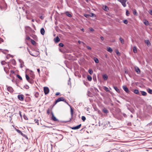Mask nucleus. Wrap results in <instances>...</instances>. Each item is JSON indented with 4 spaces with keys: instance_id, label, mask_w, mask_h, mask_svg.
<instances>
[{
    "instance_id": "nucleus-24",
    "label": "nucleus",
    "mask_w": 152,
    "mask_h": 152,
    "mask_svg": "<svg viewBox=\"0 0 152 152\" xmlns=\"http://www.w3.org/2000/svg\"><path fill=\"white\" fill-rule=\"evenodd\" d=\"M66 15L68 17H72V15L69 13L68 12H66L65 13Z\"/></svg>"
},
{
    "instance_id": "nucleus-15",
    "label": "nucleus",
    "mask_w": 152,
    "mask_h": 152,
    "mask_svg": "<svg viewBox=\"0 0 152 152\" xmlns=\"http://www.w3.org/2000/svg\"><path fill=\"white\" fill-rule=\"evenodd\" d=\"M54 40L56 42H58L60 40V38L58 37H56L55 38Z\"/></svg>"
},
{
    "instance_id": "nucleus-25",
    "label": "nucleus",
    "mask_w": 152,
    "mask_h": 152,
    "mask_svg": "<svg viewBox=\"0 0 152 152\" xmlns=\"http://www.w3.org/2000/svg\"><path fill=\"white\" fill-rule=\"evenodd\" d=\"M113 88H114V89L117 92H118V93L120 92V91L119 90L118 88L117 87L114 86Z\"/></svg>"
},
{
    "instance_id": "nucleus-48",
    "label": "nucleus",
    "mask_w": 152,
    "mask_h": 152,
    "mask_svg": "<svg viewBox=\"0 0 152 152\" xmlns=\"http://www.w3.org/2000/svg\"><path fill=\"white\" fill-rule=\"evenodd\" d=\"M47 113L48 114H49L50 113V109H48L47 111Z\"/></svg>"
},
{
    "instance_id": "nucleus-64",
    "label": "nucleus",
    "mask_w": 152,
    "mask_h": 152,
    "mask_svg": "<svg viewBox=\"0 0 152 152\" xmlns=\"http://www.w3.org/2000/svg\"><path fill=\"white\" fill-rule=\"evenodd\" d=\"M100 38H101V39L102 40H103L104 39V37H100Z\"/></svg>"
},
{
    "instance_id": "nucleus-35",
    "label": "nucleus",
    "mask_w": 152,
    "mask_h": 152,
    "mask_svg": "<svg viewBox=\"0 0 152 152\" xmlns=\"http://www.w3.org/2000/svg\"><path fill=\"white\" fill-rule=\"evenodd\" d=\"M148 92L151 94H152V90L150 88H148L147 90Z\"/></svg>"
},
{
    "instance_id": "nucleus-16",
    "label": "nucleus",
    "mask_w": 152,
    "mask_h": 152,
    "mask_svg": "<svg viewBox=\"0 0 152 152\" xmlns=\"http://www.w3.org/2000/svg\"><path fill=\"white\" fill-rule=\"evenodd\" d=\"M134 92L135 94H137L139 95H140V94L139 92V91L137 89H135L134 91Z\"/></svg>"
},
{
    "instance_id": "nucleus-11",
    "label": "nucleus",
    "mask_w": 152,
    "mask_h": 152,
    "mask_svg": "<svg viewBox=\"0 0 152 152\" xmlns=\"http://www.w3.org/2000/svg\"><path fill=\"white\" fill-rule=\"evenodd\" d=\"M45 31L43 28H42L40 30V33L42 35H44L45 34Z\"/></svg>"
},
{
    "instance_id": "nucleus-8",
    "label": "nucleus",
    "mask_w": 152,
    "mask_h": 152,
    "mask_svg": "<svg viewBox=\"0 0 152 152\" xmlns=\"http://www.w3.org/2000/svg\"><path fill=\"white\" fill-rule=\"evenodd\" d=\"M134 68L136 72L137 73V74H139L140 73V70L138 67H135Z\"/></svg>"
},
{
    "instance_id": "nucleus-62",
    "label": "nucleus",
    "mask_w": 152,
    "mask_h": 152,
    "mask_svg": "<svg viewBox=\"0 0 152 152\" xmlns=\"http://www.w3.org/2000/svg\"><path fill=\"white\" fill-rule=\"evenodd\" d=\"M37 72H38V73L39 74L40 73V69H37Z\"/></svg>"
},
{
    "instance_id": "nucleus-40",
    "label": "nucleus",
    "mask_w": 152,
    "mask_h": 152,
    "mask_svg": "<svg viewBox=\"0 0 152 152\" xmlns=\"http://www.w3.org/2000/svg\"><path fill=\"white\" fill-rule=\"evenodd\" d=\"M94 61L95 63H97L99 62V60L97 58H94Z\"/></svg>"
},
{
    "instance_id": "nucleus-51",
    "label": "nucleus",
    "mask_w": 152,
    "mask_h": 152,
    "mask_svg": "<svg viewBox=\"0 0 152 152\" xmlns=\"http://www.w3.org/2000/svg\"><path fill=\"white\" fill-rule=\"evenodd\" d=\"M145 42L148 45H149L150 44V42L148 40L146 41Z\"/></svg>"
},
{
    "instance_id": "nucleus-42",
    "label": "nucleus",
    "mask_w": 152,
    "mask_h": 152,
    "mask_svg": "<svg viewBox=\"0 0 152 152\" xmlns=\"http://www.w3.org/2000/svg\"><path fill=\"white\" fill-rule=\"evenodd\" d=\"M34 121L35 123H37L38 125H39V120L38 119H35Z\"/></svg>"
},
{
    "instance_id": "nucleus-18",
    "label": "nucleus",
    "mask_w": 152,
    "mask_h": 152,
    "mask_svg": "<svg viewBox=\"0 0 152 152\" xmlns=\"http://www.w3.org/2000/svg\"><path fill=\"white\" fill-rule=\"evenodd\" d=\"M102 8L104 9V10L106 11H107L108 10V7L105 5L103 6Z\"/></svg>"
},
{
    "instance_id": "nucleus-9",
    "label": "nucleus",
    "mask_w": 152,
    "mask_h": 152,
    "mask_svg": "<svg viewBox=\"0 0 152 152\" xmlns=\"http://www.w3.org/2000/svg\"><path fill=\"white\" fill-rule=\"evenodd\" d=\"M69 106L70 108V113L72 116L73 114H74V110L73 109L72 107L69 105Z\"/></svg>"
},
{
    "instance_id": "nucleus-17",
    "label": "nucleus",
    "mask_w": 152,
    "mask_h": 152,
    "mask_svg": "<svg viewBox=\"0 0 152 152\" xmlns=\"http://www.w3.org/2000/svg\"><path fill=\"white\" fill-rule=\"evenodd\" d=\"M24 96L22 94L20 95V100L23 101L24 100Z\"/></svg>"
},
{
    "instance_id": "nucleus-58",
    "label": "nucleus",
    "mask_w": 152,
    "mask_h": 152,
    "mask_svg": "<svg viewBox=\"0 0 152 152\" xmlns=\"http://www.w3.org/2000/svg\"><path fill=\"white\" fill-rule=\"evenodd\" d=\"M149 13L151 15H152V10H150Z\"/></svg>"
},
{
    "instance_id": "nucleus-52",
    "label": "nucleus",
    "mask_w": 152,
    "mask_h": 152,
    "mask_svg": "<svg viewBox=\"0 0 152 152\" xmlns=\"http://www.w3.org/2000/svg\"><path fill=\"white\" fill-rule=\"evenodd\" d=\"M84 16L85 17H86V18H88V17H89V16H90L89 15H88V14H84Z\"/></svg>"
},
{
    "instance_id": "nucleus-54",
    "label": "nucleus",
    "mask_w": 152,
    "mask_h": 152,
    "mask_svg": "<svg viewBox=\"0 0 152 152\" xmlns=\"http://www.w3.org/2000/svg\"><path fill=\"white\" fill-rule=\"evenodd\" d=\"M115 53L117 55H120V53L118 50H116L115 51Z\"/></svg>"
},
{
    "instance_id": "nucleus-7",
    "label": "nucleus",
    "mask_w": 152,
    "mask_h": 152,
    "mask_svg": "<svg viewBox=\"0 0 152 152\" xmlns=\"http://www.w3.org/2000/svg\"><path fill=\"white\" fill-rule=\"evenodd\" d=\"M81 126V124H80L77 126L73 127H72V129H73V130H76V129H79L80 127Z\"/></svg>"
},
{
    "instance_id": "nucleus-20",
    "label": "nucleus",
    "mask_w": 152,
    "mask_h": 152,
    "mask_svg": "<svg viewBox=\"0 0 152 152\" xmlns=\"http://www.w3.org/2000/svg\"><path fill=\"white\" fill-rule=\"evenodd\" d=\"M102 77L104 80H107L108 79V76L106 75H103Z\"/></svg>"
},
{
    "instance_id": "nucleus-43",
    "label": "nucleus",
    "mask_w": 152,
    "mask_h": 152,
    "mask_svg": "<svg viewBox=\"0 0 152 152\" xmlns=\"http://www.w3.org/2000/svg\"><path fill=\"white\" fill-rule=\"evenodd\" d=\"M12 56H11L10 54H7V56H6V58L7 59H9V58L10 57H12Z\"/></svg>"
},
{
    "instance_id": "nucleus-3",
    "label": "nucleus",
    "mask_w": 152,
    "mask_h": 152,
    "mask_svg": "<svg viewBox=\"0 0 152 152\" xmlns=\"http://www.w3.org/2000/svg\"><path fill=\"white\" fill-rule=\"evenodd\" d=\"M43 90L44 94L45 95L48 94L50 91L49 88L47 87H45L43 88Z\"/></svg>"
},
{
    "instance_id": "nucleus-29",
    "label": "nucleus",
    "mask_w": 152,
    "mask_h": 152,
    "mask_svg": "<svg viewBox=\"0 0 152 152\" xmlns=\"http://www.w3.org/2000/svg\"><path fill=\"white\" fill-rule=\"evenodd\" d=\"M31 43L34 45H36V42H35V41L34 40H33L32 39H31Z\"/></svg>"
},
{
    "instance_id": "nucleus-10",
    "label": "nucleus",
    "mask_w": 152,
    "mask_h": 152,
    "mask_svg": "<svg viewBox=\"0 0 152 152\" xmlns=\"http://www.w3.org/2000/svg\"><path fill=\"white\" fill-rule=\"evenodd\" d=\"M20 67H23L24 66V63L22 60L20 59Z\"/></svg>"
},
{
    "instance_id": "nucleus-53",
    "label": "nucleus",
    "mask_w": 152,
    "mask_h": 152,
    "mask_svg": "<svg viewBox=\"0 0 152 152\" xmlns=\"http://www.w3.org/2000/svg\"><path fill=\"white\" fill-rule=\"evenodd\" d=\"M90 16L91 17H94V16L96 17V15L94 14L93 13H91V15H90Z\"/></svg>"
},
{
    "instance_id": "nucleus-33",
    "label": "nucleus",
    "mask_w": 152,
    "mask_h": 152,
    "mask_svg": "<svg viewBox=\"0 0 152 152\" xmlns=\"http://www.w3.org/2000/svg\"><path fill=\"white\" fill-rule=\"evenodd\" d=\"M87 78L88 80L89 81H91L92 80L91 77L89 75H87Z\"/></svg>"
},
{
    "instance_id": "nucleus-63",
    "label": "nucleus",
    "mask_w": 152,
    "mask_h": 152,
    "mask_svg": "<svg viewBox=\"0 0 152 152\" xmlns=\"http://www.w3.org/2000/svg\"><path fill=\"white\" fill-rule=\"evenodd\" d=\"M14 2L16 1L18 4H19L18 0H14Z\"/></svg>"
},
{
    "instance_id": "nucleus-59",
    "label": "nucleus",
    "mask_w": 152,
    "mask_h": 152,
    "mask_svg": "<svg viewBox=\"0 0 152 152\" xmlns=\"http://www.w3.org/2000/svg\"><path fill=\"white\" fill-rule=\"evenodd\" d=\"M40 18L42 20H43L44 18V17L43 16L41 15L40 17Z\"/></svg>"
},
{
    "instance_id": "nucleus-30",
    "label": "nucleus",
    "mask_w": 152,
    "mask_h": 152,
    "mask_svg": "<svg viewBox=\"0 0 152 152\" xmlns=\"http://www.w3.org/2000/svg\"><path fill=\"white\" fill-rule=\"evenodd\" d=\"M78 43L80 44H83V45L85 47V45H86V44L84 43L83 42H81L80 40H79L78 41Z\"/></svg>"
},
{
    "instance_id": "nucleus-5",
    "label": "nucleus",
    "mask_w": 152,
    "mask_h": 152,
    "mask_svg": "<svg viewBox=\"0 0 152 152\" xmlns=\"http://www.w3.org/2000/svg\"><path fill=\"white\" fill-rule=\"evenodd\" d=\"M51 114L52 115V117H51V119L54 121H58V119L55 116L53 115V114L52 112H51Z\"/></svg>"
},
{
    "instance_id": "nucleus-41",
    "label": "nucleus",
    "mask_w": 152,
    "mask_h": 152,
    "mask_svg": "<svg viewBox=\"0 0 152 152\" xmlns=\"http://www.w3.org/2000/svg\"><path fill=\"white\" fill-rule=\"evenodd\" d=\"M133 13L134 15H137V12L136 10L134 9L133 11Z\"/></svg>"
},
{
    "instance_id": "nucleus-21",
    "label": "nucleus",
    "mask_w": 152,
    "mask_h": 152,
    "mask_svg": "<svg viewBox=\"0 0 152 152\" xmlns=\"http://www.w3.org/2000/svg\"><path fill=\"white\" fill-rule=\"evenodd\" d=\"M1 52L4 54H6L7 52H8V50H1Z\"/></svg>"
},
{
    "instance_id": "nucleus-23",
    "label": "nucleus",
    "mask_w": 152,
    "mask_h": 152,
    "mask_svg": "<svg viewBox=\"0 0 152 152\" xmlns=\"http://www.w3.org/2000/svg\"><path fill=\"white\" fill-rule=\"evenodd\" d=\"M7 89L8 91L10 92H12L13 91V89L12 88L10 87H8Z\"/></svg>"
},
{
    "instance_id": "nucleus-31",
    "label": "nucleus",
    "mask_w": 152,
    "mask_h": 152,
    "mask_svg": "<svg viewBox=\"0 0 152 152\" xmlns=\"http://www.w3.org/2000/svg\"><path fill=\"white\" fill-rule=\"evenodd\" d=\"M20 134L22 136L27 138V136L25 134H23L20 131Z\"/></svg>"
},
{
    "instance_id": "nucleus-49",
    "label": "nucleus",
    "mask_w": 152,
    "mask_h": 152,
    "mask_svg": "<svg viewBox=\"0 0 152 152\" xmlns=\"http://www.w3.org/2000/svg\"><path fill=\"white\" fill-rule=\"evenodd\" d=\"M129 14H130L129 12V11L128 10H127L126 11V15L127 16H129Z\"/></svg>"
},
{
    "instance_id": "nucleus-46",
    "label": "nucleus",
    "mask_w": 152,
    "mask_h": 152,
    "mask_svg": "<svg viewBox=\"0 0 152 152\" xmlns=\"http://www.w3.org/2000/svg\"><path fill=\"white\" fill-rule=\"evenodd\" d=\"M6 64V62L5 61H2L1 62V64L2 65H4Z\"/></svg>"
},
{
    "instance_id": "nucleus-34",
    "label": "nucleus",
    "mask_w": 152,
    "mask_h": 152,
    "mask_svg": "<svg viewBox=\"0 0 152 152\" xmlns=\"http://www.w3.org/2000/svg\"><path fill=\"white\" fill-rule=\"evenodd\" d=\"M28 81L31 84L33 83L34 82L33 80L31 78L28 80Z\"/></svg>"
},
{
    "instance_id": "nucleus-19",
    "label": "nucleus",
    "mask_w": 152,
    "mask_h": 152,
    "mask_svg": "<svg viewBox=\"0 0 152 152\" xmlns=\"http://www.w3.org/2000/svg\"><path fill=\"white\" fill-rule=\"evenodd\" d=\"M4 70L6 73L7 74H8L9 73V70L8 69V67H4Z\"/></svg>"
},
{
    "instance_id": "nucleus-13",
    "label": "nucleus",
    "mask_w": 152,
    "mask_h": 152,
    "mask_svg": "<svg viewBox=\"0 0 152 152\" xmlns=\"http://www.w3.org/2000/svg\"><path fill=\"white\" fill-rule=\"evenodd\" d=\"M56 138L58 139L59 138V140H60L63 138V136L61 134H59L57 136V137H56Z\"/></svg>"
},
{
    "instance_id": "nucleus-61",
    "label": "nucleus",
    "mask_w": 152,
    "mask_h": 152,
    "mask_svg": "<svg viewBox=\"0 0 152 152\" xmlns=\"http://www.w3.org/2000/svg\"><path fill=\"white\" fill-rule=\"evenodd\" d=\"M90 31H94V30L92 28H90Z\"/></svg>"
},
{
    "instance_id": "nucleus-28",
    "label": "nucleus",
    "mask_w": 152,
    "mask_h": 152,
    "mask_svg": "<svg viewBox=\"0 0 152 152\" xmlns=\"http://www.w3.org/2000/svg\"><path fill=\"white\" fill-rule=\"evenodd\" d=\"M133 52L134 53H136L137 52V48L136 47L134 46V47H133Z\"/></svg>"
},
{
    "instance_id": "nucleus-47",
    "label": "nucleus",
    "mask_w": 152,
    "mask_h": 152,
    "mask_svg": "<svg viewBox=\"0 0 152 152\" xmlns=\"http://www.w3.org/2000/svg\"><path fill=\"white\" fill-rule=\"evenodd\" d=\"M10 72L11 73H12V74H15V75H16V71H14L13 70H11L10 71Z\"/></svg>"
},
{
    "instance_id": "nucleus-55",
    "label": "nucleus",
    "mask_w": 152,
    "mask_h": 152,
    "mask_svg": "<svg viewBox=\"0 0 152 152\" xmlns=\"http://www.w3.org/2000/svg\"><path fill=\"white\" fill-rule=\"evenodd\" d=\"M86 47L88 49L91 50V47H89V46H86Z\"/></svg>"
},
{
    "instance_id": "nucleus-44",
    "label": "nucleus",
    "mask_w": 152,
    "mask_h": 152,
    "mask_svg": "<svg viewBox=\"0 0 152 152\" xmlns=\"http://www.w3.org/2000/svg\"><path fill=\"white\" fill-rule=\"evenodd\" d=\"M123 22L125 24H127L128 23V21L126 20H123Z\"/></svg>"
},
{
    "instance_id": "nucleus-36",
    "label": "nucleus",
    "mask_w": 152,
    "mask_h": 152,
    "mask_svg": "<svg viewBox=\"0 0 152 152\" xmlns=\"http://www.w3.org/2000/svg\"><path fill=\"white\" fill-rule=\"evenodd\" d=\"M103 112L106 113H107L108 112V110L105 108H104L103 109Z\"/></svg>"
},
{
    "instance_id": "nucleus-6",
    "label": "nucleus",
    "mask_w": 152,
    "mask_h": 152,
    "mask_svg": "<svg viewBox=\"0 0 152 152\" xmlns=\"http://www.w3.org/2000/svg\"><path fill=\"white\" fill-rule=\"evenodd\" d=\"M123 88L126 93H129V92L128 88L126 86H123Z\"/></svg>"
},
{
    "instance_id": "nucleus-37",
    "label": "nucleus",
    "mask_w": 152,
    "mask_h": 152,
    "mask_svg": "<svg viewBox=\"0 0 152 152\" xmlns=\"http://www.w3.org/2000/svg\"><path fill=\"white\" fill-rule=\"evenodd\" d=\"M39 93L37 92H36L35 94V97L36 98H38L39 97Z\"/></svg>"
},
{
    "instance_id": "nucleus-4",
    "label": "nucleus",
    "mask_w": 152,
    "mask_h": 152,
    "mask_svg": "<svg viewBox=\"0 0 152 152\" xmlns=\"http://www.w3.org/2000/svg\"><path fill=\"white\" fill-rule=\"evenodd\" d=\"M127 0H118V1L120 2L121 3L122 5L124 7H125L126 6V2Z\"/></svg>"
},
{
    "instance_id": "nucleus-1",
    "label": "nucleus",
    "mask_w": 152,
    "mask_h": 152,
    "mask_svg": "<svg viewBox=\"0 0 152 152\" xmlns=\"http://www.w3.org/2000/svg\"><path fill=\"white\" fill-rule=\"evenodd\" d=\"M61 101L64 102L68 104V103L66 102V100H65V99H64L63 97H61L58 98L56 101L53 104V107L58 102Z\"/></svg>"
},
{
    "instance_id": "nucleus-60",
    "label": "nucleus",
    "mask_w": 152,
    "mask_h": 152,
    "mask_svg": "<svg viewBox=\"0 0 152 152\" xmlns=\"http://www.w3.org/2000/svg\"><path fill=\"white\" fill-rule=\"evenodd\" d=\"M60 94V93L59 92H57L56 93L55 95L56 96H58Z\"/></svg>"
},
{
    "instance_id": "nucleus-12",
    "label": "nucleus",
    "mask_w": 152,
    "mask_h": 152,
    "mask_svg": "<svg viewBox=\"0 0 152 152\" xmlns=\"http://www.w3.org/2000/svg\"><path fill=\"white\" fill-rule=\"evenodd\" d=\"M10 63H12L14 65H15L16 64L15 61L14 59H12L11 60Z\"/></svg>"
},
{
    "instance_id": "nucleus-45",
    "label": "nucleus",
    "mask_w": 152,
    "mask_h": 152,
    "mask_svg": "<svg viewBox=\"0 0 152 152\" xmlns=\"http://www.w3.org/2000/svg\"><path fill=\"white\" fill-rule=\"evenodd\" d=\"M81 119L83 121H84L86 119V118L85 117L83 116H82Z\"/></svg>"
},
{
    "instance_id": "nucleus-56",
    "label": "nucleus",
    "mask_w": 152,
    "mask_h": 152,
    "mask_svg": "<svg viewBox=\"0 0 152 152\" xmlns=\"http://www.w3.org/2000/svg\"><path fill=\"white\" fill-rule=\"evenodd\" d=\"M23 117H24V119L26 120H28V118H27V117L26 116H25V115H24L23 116Z\"/></svg>"
},
{
    "instance_id": "nucleus-38",
    "label": "nucleus",
    "mask_w": 152,
    "mask_h": 152,
    "mask_svg": "<svg viewBox=\"0 0 152 152\" xmlns=\"http://www.w3.org/2000/svg\"><path fill=\"white\" fill-rule=\"evenodd\" d=\"M88 72L90 74L92 75L93 73V72L92 70L90 69L88 70Z\"/></svg>"
},
{
    "instance_id": "nucleus-2",
    "label": "nucleus",
    "mask_w": 152,
    "mask_h": 152,
    "mask_svg": "<svg viewBox=\"0 0 152 152\" xmlns=\"http://www.w3.org/2000/svg\"><path fill=\"white\" fill-rule=\"evenodd\" d=\"M29 53L31 55L35 57L39 55L38 52L35 51L29 52Z\"/></svg>"
},
{
    "instance_id": "nucleus-39",
    "label": "nucleus",
    "mask_w": 152,
    "mask_h": 152,
    "mask_svg": "<svg viewBox=\"0 0 152 152\" xmlns=\"http://www.w3.org/2000/svg\"><path fill=\"white\" fill-rule=\"evenodd\" d=\"M26 80L28 81V80L30 78L29 77V76L26 74Z\"/></svg>"
},
{
    "instance_id": "nucleus-26",
    "label": "nucleus",
    "mask_w": 152,
    "mask_h": 152,
    "mask_svg": "<svg viewBox=\"0 0 152 152\" xmlns=\"http://www.w3.org/2000/svg\"><path fill=\"white\" fill-rule=\"evenodd\" d=\"M141 94L142 96H146L147 95V93L144 91H141Z\"/></svg>"
},
{
    "instance_id": "nucleus-22",
    "label": "nucleus",
    "mask_w": 152,
    "mask_h": 152,
    "mask_svg": "<svg viewBox=\"0 0 152 152\" xmlns=\"http://www.w3.org/2000/svg\"><path fill=\"white\" fill-rule=\"evenodd\" d=\"M107 50L108 51L110 52V53H112L113 52V50L112 49L110 48V47H107Z\"/></svg>"
},
{
    "instance_id": "nucleus-50",
    "label": "nucleus",
    "mask_w": 152,
    "mask_h": 152,
    "mask_svg": "<svg viewBox=\"0 0 152 152\" xmlns=\"http://www.w3.org/2000/svg\"><path fill=\"white\" fill-rule=\"evenodd\" d=\"M59 45L60 47H63L64 46V44L62 43H60L59 44Z\"/></svg>"
},
{
    "instance_id": "nucleus-57",
    "label": "nucleus",
    "mask_w": 152,
    "mask_h": 152,
    "mask_svg": "<svg viewBox=\"0 0 152 152\" xmlns=\"http://www.w3.org/2000/svg\"><path fill=\"white\" fill-rule=\"evenodd\" d=\"M3 42V40L2 38H0V43Z\"/></svg>"
},
{
    "instance_id": "nucleus-27",
    "label": "nucleus",
    "mask_w": 152,
    "mask_h": 152,
    "mask_svg": "<svg viewBox=\"0 0 152 152\" xmlns=\"http://www.w3.org/2000/svg\"><path fill=\"white\" fill-rule=\"evenodd\" d=\"M119 40L122 44H124V39L120 37L119 38Z\"/></svg>"
},
{
    "instance_id": "nucleus-14",
    "label": "nucleus",
    "mask_w": 152,
    "mask_h": 152,
    "mask_svg": "<svg viewBox=\"0 0 152 152\" xmlns=\"http://www.w3.org/2000/svg\"><path fill=\"white\" fill-rule=\"evenodd\" d=\"M143 23L146 26H148L149 24V22L146 20H143Z\"/></svg>"
},
{
    "instance_id": "nucleus-32",
    "label": "nucleus",
    "mask_w": 152,
    "mask_h": 152,
    "mask_svg": "<svg viewBox=\"0 0 152 152\" xmlns=\"http://www.w3.org/2000/svg\"><path fill=\"white\" fill-rule=\"evenodd\" d=\"M104 89L107 92H109L110 90L109 88L106 86H104Z\"/></svg>"
}]
</instances>
